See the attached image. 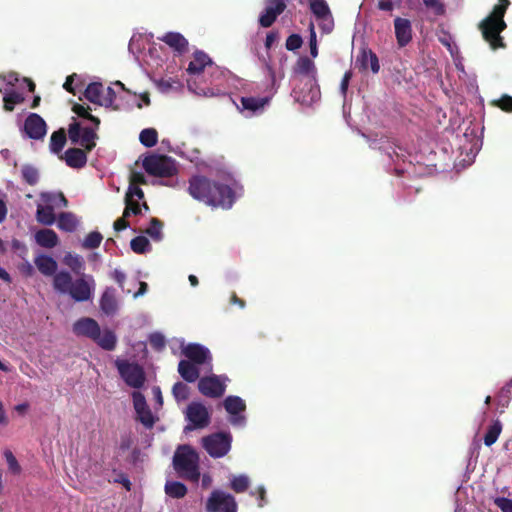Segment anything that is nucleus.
I'll list each match as a JSON object with an SVG mask.
<instances>
[{
	"mask_svg": "<svg viewBox=\"0 0 512 512\" xmlns=\"http://www.w3.org/2000/svg\"><path fill=\"white\" fill-rule=\"evenodd\" d=\"M425 5L431 9H433L436 13L442 14L444 12V6L439 2V0H423Z\"/></svg>",
	"mask_w": 512,
	"mask_h": 512,
	"instance_id": "nucleus-59",
	"label": "nucleus"
},
{
	"mask_svg": "<svg viewBox=\"0 0 512 512\" xmlns=\"http://www.w3.org/2000/svg\"><path fill=\"white\" fill-rule=\"evenodd\" d=\"M172 394L177 402L185 401L189 397V387L183 382H176L172 387Z\"/></svg>",
	"mask_w": 512,
	"mask_h": 512,
	"instance_id": "nucleus-43",
	"label": "nucleus"
},
{
	"mask_svg": "<svg viewBox=\"0 0 512 512\" xmlns=\"http://www.w3.org/2000/svg\"><path fill=\"white\" fill-rule=\"evenodd\" d=\"M149 343L157 351L162 350L165 347V338L161 333H152L149 336Z\"/></svg>",
	"mask_w": 512,
	"mask_h": 512,
	"instance_id": "nucleus-52",
	"label": "nucleus"
},
{
	"mask_svg": "<svg viewBox=\"0 0 512 512\" xmlns=\"http://www.w3.org/2000/svg\"><path fill=\"white\" fill-rule=\"evenodd\" d=\"M312 14L310 32H314L315 27L321 32H332L334 29V17L326 0H314L309 4Z\"/></svg>",
	"mask_w": 512,
	"mask_h": 512,
	"instance_id": "nucleus-5",
	"label": "nucleus"
},
{
	"mask_svg": "<svg viewBox=\"0 0 512 512\" xmlns=\"http://www.w3.org/2000/svg\"><path fill=\"white\" fill-rule=\"evenodd\" d=\"M183 354L195 364L201 365L207 362L210 359V351L197 343L188 344L183 349Z\"/></svg>",
	"mask_w": 512,
	"mask_h": 512,
	"instance_id": "nucleus-18",
	"label": "nucleus"
},
{
	"mask_svg": "<svg viewBox=\"0 0 512 512\" xmlns=\"http://www.w3.org/2000/svg\"><path fill=\"white\" fill-rule=\"evenodd\" d=\"M199 392L210 398H220L224 395L226 385L216 375L202 377L198 381Z\"/></svg>",
	"mask_w": 512,
	"mask_h": 512,
	"instance_id": "nucleus-11",
	"label": "nucleus"
},
{
	"mask_svg": "<svg viewBox=\"0 0 512 512\" xmlns=\"http://www.w3.org/2000/svg\"><path fill=\"white\" fill-rule=\"evenodd\" d=\"M269 101L270 97H241L243 109L250 111L252 114L262 111Z\"/></svg>",
	"mask_w": 512,
	"mask_h": 512,
	"instance_id": "nucleus-27",
	"label": "nucleus"
},
{
	"mask_svg": "<svg viewBox=\"0 0 512 512\" xmlns=\"http://www.w3.org/2000/svg\"><path fill=\"white\" fill-rule=\"evenodd\" d=\"M159 39L180 54L188 50V41L183 34H163Z\"/></svg>",
	"mask_w": 512,
	"mask_h": 512,
	"instance_id": "nucleus-23",
	"label": "nucleus"
},
{
	"mask_svg": "<svg viewBox=\"0 0 512 512\" xmlns=\"http://www.w3.org/2000/svg\"><path fill=\"white\" fill-rule=\"evenodd\" d=\"M508 5V0H499L493 11L481 21L479 25L481 32H502L506 28L503 16Z\"/></svg>",
	"mask_w": 512,
	"mask_h": 512,
	"instance_id": "nucleus-9",
	"label": "nucleus"
},
{
	"mask_svg": "<svg viewBox=\"0 0 512 512\" xmlns=\"http://www.w3.org/2000/svg\"><path fill=\"white\" fill-rule=\"evenodd\" d=\"M130 247L133 252L143 254L150 247V243L145 236H136L131 240Z\"/></svg>",
	"mask_w": 512,
	"mask_h": 512,
	"instance_id": "nucleus-41",
	"label": "nucleus"
},
{
	"mask_svg": "<svg viewBox=\"0 0 512 512\" xmlns=\"http://www.w3.org/2000/svg\"><path fill=\"white\" fill-rule=\"evenodd\" d=\"M127 217H124V215L120 218H118L115 222H114V229L115 231L119 232V231H122V230H125L126 228L129 227V222L126 220Z\"/></svg>",
	"mask_w": 512,
	"mask_h": 512,
	"instance_id": "nucleus-62",
	"label": "nucleus"
},
{
	"mask_svg": "<svg viewBox=\"0 0 512 512\" xmlns=\"http://www.w3.org/2000/svg\"><path fill=\"white\" fill-rule=\"evenodd\" d=\"M285 8L286 0H266L265 8L259 16L260 25L263 28L270 27Z\"/></svg>",
	"mask_w": 512,
	"mask_h": 512,
	"instance_id": "nucleus-14",
	"label": "nucleus"
},
{
	"mask_svg": "<svg viewBox=\"0 0 512 512\" xmlns=\"http://www.w3.org/2000/svg\"><path fill=\"white\" fill-rule=\"evenodd\" d=\"M96 138L97 135L92 128L84 127L79 144L84 148L85 151L90 152L96 146Z\"/></svg>",
	"mask_w": 512,
	"mask_h": 512,
	"instance_id": "nucleus-36",
	"label": "nucleus"
},
{
	"mask_svg": "<svg viewBox=\"0 0 512 512\" xmlns=\"http://www.w3.org/2000/svg\"><path fill=\"white\" fill-rule=\"evenodd\" d=\"M64 263L76 274H79L84 269V262L79 255L68 253L64 257Z\"/></svg>",
	"mask_w": 512,
	"mask_h": 512,
	"instance_id": "nucleus-39",
	"label": "nucleus"
},
{
	"mask_svg": "<svg viewBox=\"0 0 512 512\" xmlns=\"http://www.w3.org/2000/svg\"><path fill=\"white\" fill-rule=\"evenodd\" d=\"M115 365L125 383L132 388H141L146 380L143 368L137 363L117 360Z\"/></svg>",
	"mask_w": 512,
	"mask_h": 512,
	"instance_id": "nucleus-7",
	"label": "nucleus"
},
{
	"mask_svg": "<svg viewBox=\"0 0 512 512\" xmlns=\"http://www.w3.org/2000/svg\"><path fill=\"white\" fill-rule=\"evenodd\" d=\"M34 263L43 275L53 276V288L59 294H67L76 302H85L91 299L94 290L92 276L83 274L73 281L72 275L68 271L57 272V262L45 254L36 257Z\"/></svg>",
	"mask_w": 512,
	"mask_h": 512,
	"instance_id": "nucleus-1",
	"label": "nucleus"
},
{
	"mask_svg": "<svg viewBox=\"0 0 512 512\" xmlns=\"http://www.w3.org/2000/svg\"><path fill=\"white\" fill-rule=\"evenodd\" d=\"M165 493L172 498L181 499L187 494V487L179 481H167Z\"/></svg>",
	"mask_w": 512,
	"mask_h": 512,
	"instance_id": "nucleus-32",
	"label": "nucleus"
},
{
	"mask_svg": "<svg viewBox=\"0 0 512 512\" xmlns=\"http://www.w3.org/2000/svg\"><path fill=\"white\" fill-rule=\"evenodd\" d=\"M225 410L232 415L230 422L233 425H243L245 417L239 415L246 409L245 402L238 396H228L223 402Z\"/></svg>",
	"mask_w": 512,
	"mask_h": 512,
	"instance_id": "nucleus-16",
	"label": "nucleus"
},
{
	"mask_svg": "<svg viewBox=\"0 0 512 512\" xmlns=\"http://www.w3.org/2000/svg\"><path fill=\"white\" fill-rule=\"evenodd\" d=\"M78 224V219L72 212H61L57 217V226L62 231L74 232Z\"/></svg>",
	"mask_w": 512,
	"mask_h": 512,
	"instance_id": "nucleus-29",
	"label": "nucleus"
},
{
	"mask_svg": "<svg viewBox=\"0 0 512 512\" xmlns=\"http://www.w3.org/2000/svg\"><path fill=\"white\" fill-rule=\"evenodd\" d=\"M451 34H444V37L439 38L440 42L447 46L448 50L450 51L451 55L454 56L455 53H457V47L451 44Z\"/></svg>",
	"mask_w": 512,
	"mask_h": 512,
	"instance_id": "nucleus-60",
	"label": "nucleus"
},
{
	"mask_svg": "<svg viewBox=\"0 0 512 512\" xmlns=\"http://www.w3.org/2000/svg\"><path fill=\"white\" fill-rule=\"evenodd\" d=\"M103 93L104 86L102 85V83L93 82L90 83L85 89L84 96L91 103L103 106Z\"/></svg>",
	"mask_w": 512,
	"mask_h": 512,
	"instance_id": "nucleus-30",
	"label": "nucleus"
},
{
	"mask_svg": "<svg viewBox=\"0 0 512 512\" xmlns=\"http://www.w3.org/2000/svg\"><path fill=\"white\" fill-rule=\"evenodd\" d=\"M90 110V107L87 106H83L81 104H75L73 107H72V111L77 114L79 117H82V118H85V119H88L89 115L91 114L89 112Z\"/></svg>",
	"mask_w": 512,
	"mask_h": 512,
	"instance_id": "nucleus-58",
	"label": "nucleus"
},
{
	"mask_svg": "<svg viewBox=\"0 0 512 512\" xmlns=\"http://www.w3.org/2000/svg\"><path fill=\"white\" fill-rule=\"evenodd\" d=\"M87 151L80 148H69L64 153L66 164L75 169L83 168L87 163Z\"/></svg>",
	"mask_w": 512,
	"mask_h": 512,
	"instance_id": "nucleus-19",
	"label": "nucleus"
},
{
	"mask_svg": "<svg viewBox=\"0 0 512 512\" xmlns=\"http://www.w3.org/2000/svg\"><path fill=\"white\" fill-rule=\"evenodd\" d=\"M57 217L55 215L54 209L51 207H47L44 204H38L36 210V220L45 226H51L55 223Z\"/></svg>",
	"mask_w": 512,
	"mask_h": 512,
	"instance_id": "nucleus-31",
	"label": "nucleus"
},
{
	"mask_svg": "<svg viewBox=\"0 0 512 512\" xmlns=\"http://www.w3.org/2000/svg\"><path fill=\"white\" fill-rule=\"evenodd\" d=\"M125 208H124V217H129L131 215H139L141 214V204L136 199L130 200L124 198Z\"/></svg>",
	"mask_w": 512,
	"mask_h": 512,
	"instance_id": "nucleus-47",
	"label": "nucleus"
},
{
	"mask_svg": "<svg viewBox=\"0 0 512 512\" xmlns=\"http://www.w3.org/2000/svg\"><path fill=\"white\" fill-rule=\"evenodd\" d=\"M139 140L143 146L151 148L157 144L158 132L154 128L143 129L140 132Z\"/></svg>",
	"mask_w": 512,
	"mask_h": 512,
	"instance_id": "nucleus-37",
	"label": "nucleus"
},
{
	"mask_svg": "<svg viewBox=\"0 0 512 512\" xmlns=\"http://www.w3.org/2000/svg\"><path fill=\"white\" fill-rule=\"evenodd\" d=\"M67 137L66 132L63 128L54 131L50 137V150L53 153L58 154L62 151L64 145L66 144Z\"/></svg>",
	"mask_w": 512,
	"mask_h": 512,
	"instance_id": "nucleus-34",
	"label": "nucleus"
},
{
	"mask_svg": "<svg viewBox=\"0 0 512 512\" xmlns=\"http://www.w3.org/2000/svg\"><path fill=\"white\" fill-rule=\"evenodd\" d=\"M293 72L297 75L307 76L315 80L317 69L314 62L307 56L299 57L293 66Z\"/></svg>",
	"mask_w": 512,
	"mask_h": 512,
	"instance_id": "nucleus-21",
	"label": "nucleus"
},
{
	"mask_svg": "<svg viewBox=\"0 0 512 512\" xmlns=\"http://www.w3.org/2000/svg\"><path fill=\"white\" fill-rule=\"evenodd\" d=\"M185 417L190 423L186 426V430L203 429L210 424L211 420L208 409L201 402L196 401L187 406Z\"/></svg>",
	"mask_w": 512,
	"mask_h": 512,
	"instance_id": "nucleus-8",
	"label": "nucleus"
},
{
	"mask_svg": "<svg viewBox=\"0 0 512 512\" xmlns=\"http://www.w3.org/2000/svg\"><path fill=\"white\" fill-rule=\"evenodd\" d=\"M104 90L106 92H105V94L103 93V100H102L103 106L111 107L116 99V93L113 90V88H111V87H107L106 89L104 88Z\"/></svg>",
	"mask_w": 512,
	"mask_h": 512,
	"instance_id": "nucleus-55",
	"label": "nucleus"
},
{
	"mask_svg": "<svg viewBox=\"0 0 512 512\" xmlns=\"http://www.w3.org/2000/svg\"><path fill=\"white\" fill-rule=\"evenodd\" d=\"M399 47H404L412 40V34H396Z\"/></svg>",
	"mask_w": 512,
	"mask_h": 512,
	"instance_id": "nucleus-64",
	"label": "nucleus"
},
{
	"mask_svg": "<svg viewBox=\"0 0 512 512\" xmlns=\"http://www.w3.org/2000/svg\"><path fill=\"white\" fill-rule=\"evenodd\" d=\"M353 73L351 70H348L344 73L343 78L340 83V91L343 96H346L348 86L350 83V80L352 79Z\"/></svg>",
	"mask_w": 512,
	"mask_h": 512,
	"instance_id": "nucleus-57",
	"label": "nucleus"
},
{
	"mask_svg": "<svg viewBox=\"0 0 512 512\" xmlns=\"http://www.w3.org/2000/svg\"><path fill=\"white\" fill-rule=\"evenodd\" d=\"M146 178L142 172L132 171L129 178V185H145Z\"/></svg>",
	"mask_w": 512,
	"mask_h": 512,
	"instance_id": "nucleus-56",
	"label": "nucleus"
},
{
	"mask_svg": "<svg viewBox=\"0 0 512 512\" xmlns=\"http://www.w3.org/2000/svg\"><path fill=\"white\" fill-rule=\"evenodd\" d=\"M484 40L490 45L493 50L504 47L503 38L501 34H482Z\"/></svg>",
	"mask_w": 512,
	"mask_h": 512,
	"instance_id": "nucleus-49",
	"label": "nucleus"
},
{
	"mask_svg": "<svg viewBox=\"0 0 512 512\" xmlns=\"http://www.w3.org/2000/svg\"><path fill=\"white\" fill-rule=\"evenodd\" d=\"M492 105L505 112H512V96L503 95L501 98L492 101Z\"/></svg>",
	"mask_w": 512,
	"mask_h": 512,
	"instance_id": "nucleus-50",
	"label": "nucleus"
},
{
	"mask_svg": "<svg viewBox=\"0 0 512 512\" xmlns=\"http://www.w3.org/2000/svg\"><path fill=\"white\" fill-rule=\"evenodd\" d=\"M144 170L155 177H172L178 170L175 160L166 155L152 154L143 160Z\"/></svg>",
	"mask_w": 512,
	"mask_h": 512,
	"instance_id": "nucleus-4",
	"label": "nucleus"
},
{
	"mask_svg": "<svg viewBox=\"0 0 512 512\" xmlns=\"http://www.w3.org/2000/svg\"><path fill=\"white\" fill-rule=\"evenodd\" d=\"M302 43L300 34H290L286 40V48L287 50L295 51L301 47Z\"/></svg>",
	"mask_w": 512,
	"mask_h": 512,
	"instance_id": "nucleus-53",
	"label": "nucleus"
},
{
	"mask_svg": "<svg viewBox=\"0 0 512 512\" xmlns=\"http://www.w3.org/2000/svg\"><path fill=\"white\" fill-rule=\"evenodd\" d=\"M163 223L158 218H151L149 227L145 230L153 240L159 241L162 238Z\"/></svg>",
	"mask_w": 512,
	"mask_h": 512,
	"instance_id": "nucleus-40",
	"label": "nucleus"
},
{
	"mask_svg": "<svg viewBox=\"0 0 512 512\" xmlns=\"http://www.w3.org/2000/svg\"><path fill=\"white\" fill-rule=\"evenodd\" d=\"M210 65H212L211 58L203 51H196L193 54V59L188 64L187 72L190 75H199L206 66Z\"/></svg>",
	"mask_w": 512,
	"mask_h": 512,
	"instance_id": "nucleus-20",
	"label": "nucleus"
},
{
	"mask_svg": "<svg viewBox=\"0 0 512 512\" xmlns=\"http://www.w3.org/2000/svg\"><path fill=\"white\" fill-rule=\"evenodd\" d=\"M188 192L194 199L213 207L228 209L235 201V193L229 185L202 175L189 179Z\"/></svg>",
	"mask_w": 512,
	"mask_h": 512,
	"instance_id": "nucleus-2",
	"label": "nucleus"
},
{
	"mask_svg": "<svg viewBox=\"0 0 512 512\" xmlns=\"http://www.w3.org/2000/svg\"><path fill=\"white\" fill-rule=\"evenodd\" d=\"M3 101L4 109L11 112L14 110L16 104H20L24 101V97L20 93L12 91L4 96Z\"/></svg>",
	"mask_w": 512,
	"mask_h": 512,
	"instance_id": "nucleus-42",
	"label": "nucleus"
},
{
	"mask_svg": "<svg viewBox=\"0 0 512 512\" xmlns=\"http://www.w3.org/2000/svg\"><path fill=\"white\" fill-rule=\"evenodd\" d=\"M82 130L83 128H81L78 122H74L69 125L68 135L71 143L79 144L82 135Z\"/></svg>",
	"mask_w": 512,
	"mask_h": 512,
	"instance_id": "nucleus-48",
	"label": "nucleus"
},
{
	"mask_svg": "<svg viewBox=\"0 0 512 512\" xmlns=\"http://www.w3.org/2000/svg\"><path fill=\"white\" fill-rule=\"evenodd\" d=\"M511 399H512V379L501 388V390L499 391V393L496 397L497 405L502 408L500 410V413H503L504 408L508 407Z\"/></svg>",
	"mask_w": 512,
	"mask_h": 512,
	"instance_id": "nucleus-35",
	"label": "nucleus"
},
{
	"mask_svg": "<svg viewBox=\"0 0 512 512\" xmlns=\"http://www.w3.org/2000/svg\"><path fill=\"white\" fill-rule=\"evenodd\" d=\"M502 423L499 419H496L492 422V424L488 427L487 432L484 436V444L486 446H492L498 439L499 435L502 432Z\"/></svg>",
	"mask_w": 512,
	"mask_h": 512,
	"instance_id": "nucleus-33",
	"label": "nucleus"
},
{
	"mask_svg": "<svg viewBox=\"0 0 512 512\" xmlns=\"http://www.w3.org/2000/svg\"><path fill=\"white\" fill-rule=\"evenodd\" d=\"M21 175L28 185H36L39 181V171L32 165L25 164L21 167Z\"/></svg>",
	"mask_w": 512,
	"mask_h": 512,
	"instance_id": "nucleus-38",
	"label": "nucleus"
},
{
	"mask_svg": "<svg viewBox=\"0 0 512 512\" xmlns=\"http://www.w3.org/2000/svg\"><path fill=\"white\" fill-rule=\"evenodd\" d=\"M410 28V23L406 19L397 18L395 20V32H405Z\"/></svg>",
	"mask_w": 512,
	"mask_h": 512,
	"instance_id": "nucleus-61",
	"label": "nucleus"
},
{
	"mask_svg": "<svg viewBox=\"0 0 512 512\" xmlns=\"http://www.w3.org/2000/svg\"><path fill=\"white\" fill-rule=\"evenodd\" d=\"M102 235L97 231L90 232L83 241V247L86 249L98 248L102 242Z\"/></svg>",
	"mask_w": 512,
	"mask_h": 512,
	"instance_id": "nucleus-45",
	"label": "nucleus"
},
{
	"mask_svg": "<svg viewBox=\"0 0 512 512\" xmlns=\"http://www.w3.org/2000/svg\"><path fill=\"white\" fill-rule=\"evenodd\" d=\"M125 198L130 200L136 199L137 201H140L144 199V192L139 186L129 185L125 194Z\"/></svg>",
	"mask_w": 512,
	"mask_h": 512,
	"instance_id": "nucleus-51",
	"label": "nucleus"
},
{
	"mask_svg": "<svg viewBox=\"0 0 512 512\" xmlns=\"http://www.w3.org/2000/svg\"><path fill=\"white\" fill-rule=\"evenodd\" d=\"M207 512H237V503L231 494L214 490L206 502Z\"/></svg>",
	"mask_w": 512,
	"mask_h": 512,
	"instance_id": "nucleus-10",
	"label": "nucleus"
},
{
	"mask_svg": "<svg viewBox=\"0 0 512 512\" xmlns=\"http://www.w3.org/2000/svg\"><path fill=\"white\" fill-rule=\"evenodd\" d=\"M24 131L31 139H42L46 135V123L40 115L31 113L24 122Z\"/></svg>",
	"mask_w": 512,
	"mask_h": 512,
	"instance_id": "nucleus-15",
	"label": "nucleus"
},
{
	"mask_svg": "<svg viewBox=\"0 0 512 512\" xmlns=\"http://www.w3.org/2000/svg\"><path fill=\"white\" fill-rule=\"evenodd\" d=\"M100 308L106 315H113L117 311L118 304L113 288H107L102 294L100 299Z\"/></svg>",
	"mask_w": 512,
	"mask_h": 512,
	"instance_id": "nucleus-25",
	"label": "nucleus"
},
{
	"mask_svg": "<svg viewBox=\"0 0 512 512\" xmlns=\"http://www.w3.org/2000/svg\"><path fill=\"white\" fill-rule=\"evenodd\" d=\"M232 436L227 432H217L202 438V445L213 458L225 456L231 449Z\"/></svg>",
	"mask_w": 512,
	"mask_h": 512,
	"instance_id": "nucleus-6",
	"label": "nucleus"
},
{
	"mask_svg": "<svg viewBox=\"0 0 512 512\" xmlns=\"http://www.w3.org/2000/svg\"><path fill=\"white\" fill-rule=\"evenodd\" d=\"M178 372L181 377L190 383L195 382L199 378V369L195 363L188 360H181L178 364Z\"/></svg>",
	"mask_w": 512,
	"mask_h": 512,
	"instance_id": "nucleus-26",
	"label": "nucleus"
},
{
	"mask_svg": "<svg viewBox=\"0 0 512 512\" xmlns=\"http://www.w3.org/2000/svg\"><path fill=\"white\" fill-rule=\"evenodd\" d=\"M77 77V75L74 73L72 75H69L67 78H66V81L64 82L63 84V88L69 92V93H72V94H75V91H74V88H73V82H74V79Z\"/></svg>",
	"mask_w": 512,
	"mask_h": 512,
	"instance_id": "nucleus-63",
	"label": "nucleus"
},
{
	"mask_svg": "<svg viewBox=\"0 0 512 512\" xmlns=\"http://www.w3.org/2000/svg\"><path fill=\"white\" fill-rule=\"evenodd\" d=\"M173 466L180 477L195 483L199 481V456L191 446L182 445L176 450Z\"/></svg>",
	"mask_w": 512,
	"mask_h": 512,
	"instance_id": "nucleus-3",
	"label": "nucleus"
},
{
	"mask_svg": "<svg viewBox=\"0 0 512 512\" xmlns=\"http://www.w3.org/2000/svg\"><path fill=\"white\" fill-rule=\"evenodd\" d=\"M40 199L44 205L54 210L68 206V200L62 192H42L40 193Z\"/></svg>",
	"mask_w": 512,
	"mask_h": 512,
	"instance_id": "nucleus-22",
	"label": "nucleus"
},
{
	"mask_svg": "<svg viewBox=\"0 0 512 512\" xmlns=\"http://www.w3.org/2000/svg\"><path fill=\"white\" fill-rule=\"evenodd\" d=\"M93 341L103 350L112 351L116 347L117 337L112 330L105 329L103 332L100 330L98 338Z\"/></svg>",
	"mask_w": 512,
	"mask_h": 512,
	"instance_id": "nucleus-28",
	"label": "nucleus"
},
{
	"mask_svg": "<svg viewBox=\"0 0 512 512\" xmlns=\"http://www.w3.org/2000/svg\"><path fill=\"white\" fill-rule=\"evenodd\" d=\"M356 67L361 73L370 71L377 74L380 71L379 58L370 48L362 47L356 58Z\"/></svg>",
	"mask_w": 512,
	"mask_h": 512,
	"instance_id": "nucleus-12",
	"label": "nucleus"
},
{
	"mask_svg": "<svg viewBox=\"0 0 512 512\" xmlns=\"http://www.w3.org/2000/svg\"><path fill=\"white\" fill-rule=\"evenodd\" d=\"M35 240L37 244L44 248H54L59 243V237L52 229H41L36 232Z\"/></svg>",
	"mask_w": 512,
	"mask_h": 512,
	"instance_id": "nucleus-24",
	"label": "nucleus"
},
{
	"mask_svg": "<svg viewBox=\"0 0 512 512\" xmlns=\"http://www.w3.org/2000/svg\"><path fill=\"white\" fill-rule=\"evenodd\" d=\"M495 505L502 512H512V500L505 497H497L494 500Z\"/></svg>",
	"mask_w": 512,
	"mask_h": 512,
	"instance_id": "nucleus-54",
	"label": "nucleus"
},
{
	"mask_svg": "<svg viewBox=\"0 0 512 512\" xmlns=\"http://www.w3.org/2000/svg\"><path fill=\"white\" fill-rule=\"evenodd\" d=\"M134 409L137 413V420L146 428L151 429L155 424V418L146 403L145 396L138 391L132 393Z\"/></svg>",
	"mask_w": 512,
	"mask_h": 512,
	"instance_id": "nucleus-13",
	"label": "nucleus"
},
{
	"mask_svg": "<svg viewBox=\"0 0 512 512\" xmlns=\"http://www.w3.org/2000/svg\"><path fill=\"white\" fill-rule=\"evenodd\" d=\"M100 331V326L96 320L83 317L77 320L73 324V332L77 336H84L91 340L98 338V333Z\"/></svg>",
	"mask_w": 512,
	"mask_h": 512,
	"instance_id": "nucleus-17",
	"label": "nucleus"
},
{
	"mask_svg": "<svg viewBox=\"0 0 512 512\" xmlns=\"http://www.w3.org/2000/svg\"><path fill=\"white\" fill-rule=\"evenodd\" d=\"M4 457L6 459L9 471L14 475H19L22 471L20 464L11 450L6 449L4 451Z\"/></svg>",
	"mask_w": 512,
	"mask_h": 512,
	"instance_id": "nucleus-44",
	"label": "nucleus"
},
{
	"mask_svg": "<svg viewBox=\"0 0 512 512\" xmlns=\"http://www.w3.org/2000/svg\"><path fill=\"white\" fill-rule=\"evenodd\" d=\"M248 487H249V479L245 475L236 476L231 481V488L236 493H243L248 489Z\"/></svg>",
	"mask_w": 512,
	"mask_h": 512,
	"instance_id": "nucleus-46",
	"label": "nucleus"
}]
</instances>
